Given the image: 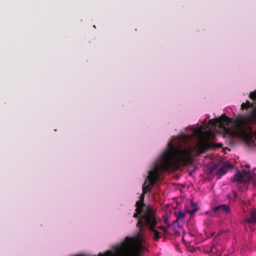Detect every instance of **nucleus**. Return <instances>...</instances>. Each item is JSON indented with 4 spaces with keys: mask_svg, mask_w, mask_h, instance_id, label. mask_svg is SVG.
<instances>
[{
    "mask_svg": "<svg viewBox=\"0 0 256 256\" xmlns=\"http://www.w3.org/2000/svg\"><path fill=\"white\" fill-rule=\"evenodd\" d=\"M249 98L253 100H256V90L250 93Z\"/></svg>",
    "mask_w": 256,
    "mask_h": 256,
    "instance_id": "obj_10",
    "label": "nucleus"
},
{
    "mask_svg": "<svg viewBox=\"0 0 256 256\" xmlns=\"http://www.w3.org/2000/svg\"><path fill=\"white\" fill-rule=\"evenodd\" d=\"M234 196L236 197V194L234 192Z\"/></svg>",
    "mask_w": 256,
    "mask_h": 256,
    "instance_id": "obj_11",
    "label": "nucleus"
},
{
    "mask_svg": "<svg viewBox=\"0 0 256 256\" xmlns=\"http://www.w3.org/2000/svg\"><path fill=\"white\" fill-rule=\"evenodd\" d=\"M244 205L246 206V202H244Z\"/></svg>",
    "mask_w": 256,
    "mask_h": 256,
    "instance_id": "obj_13",
    "label": "nucleus"
},
{
    "mask_svg": "<svg viewBox=\"0 0 256 256\" xmlns=\"http://www.w3.org/2000/svg\"><path fill=\"white\" fill-rule=\"evenodd\" d=\"M246 167L248 168V167H250V166H248V165H246Z\"/></svg>",
    "mask_w": 256,
    "mask_h": 256,
    "instance_id": "obj_14",
    "label": "nucleus"
},
{
    "mask_svg": "<svg viewBox=\"0 0 256 256\" xmlns=\"http://www.w3.org/2000/svg\"><path fill=\"white\" fill-rule=\"evenodd\" d=\"M228 171V166L226 165H224L222 168H220L216 172V176L218 178H220L221 176L225 174Z\"/></svg>",
    "mask_w": 256,
    "mask_h": 256,
    "instance_id": "obj_6",
    "label": "nucleus"
},
{
    "mask_svg": "<svg viewBox=\"0 0 256 256\" xmlns=\"http://www.w3.org/2000/svg\"><path fill=\"white\" fill-rule=\"evenodd\" d=\"M185 216V214L182 212H178L177 218L176 220H182Z\"/></svg>",
    "mask_w": 256,
    "mask_h": 256,
    "instance_id": "obj_9",
    "label": "nucleus"
},
{
    "mask_svg": "<svg viewBox=\"0 0 256 256\" xmlns=\"http://www.w3.org/2000/svg\"><path fill=\"white\" fill-rule=\"evenodd\" d=\"M251 178V174L250 171L243 170L242 172L237 171L233 178H232V182H236L238 183H242L249 180Z\"/></svg>",
    "mask_w": 256,
    "mask_h": 256,
    "instance_id": "obj_3",
    "label": "nucleus"
},
{
    "mask_svg": "<svg viewBox=\"0 0 256 256\" xmlns=\"http://www.w3.org/2000/svg\"><path fill=\"white\" fill-rule=\"evenodd\" d=\"M247 123L248 119L244 116L230 118L224 114L218 118L210 120L208 124L214 127L218 126L224 129L226 134L232 137L244 138L246 136L244 130Z\"/></svg>",
    "mask_w": 256,
    "mask_h": 256,
    "instance_id": "obj_2",
    "label": "nucleus"
},
{
    "mask_svg": "<svg viewBox=\"0 0 256 256\" xmlns=\"http://www.w3.org/2000/svg\"><path fill=\"white\" fill-rule=\"evenodd\" d=\"M192 209L188 210V212L189 213L190 215L194 214L195 212L198 210V206L194 204V202H192Z\"/></svg>",
    "mask_w": 256,
    "mask_h": 256,
    "instance_id": "obj_8",
    "label": "nucleus"
},
{
    "mask_svg": "<svg viewBox=\"0 0 256 256\" xmlns=\"http://www.w3.org/2000/svg\"><path fill=\"white\" fill-rule=\"evenodd\" d=\"M221 147V144L214 146L206 140H201L195 146H188L184 149L175 148L171 142L168 143V148L160 157V164H156L153 170L148 172L147 176L148 184L146 186H144L145 183L143 184L142 194L136 204V212L133 217L138 218L136 226L139 232H143L146 226L154 233V240L158 241L167 232L166 227L158 226L160 219L156 216V211L150 206H146L144 203V194L152 190L154 184L160 178L161 171L192 164L194 156H198L210 149Z\"/></svg>",
    "mask_w": 256,
    "mask_h": 256,
    "instance_id": "obj_1",
    "label": "nucleus"
},
{
    "mask_svg": "<svg viewBox=\"0 0 256 256\" xmlns=\"http://www.w3.org/2000/svg\"><path fill=\"white\" fill-rule=\"evenodd\" d=\"M246 222L249 224H255L256 222V211H252L250 217L246 218Z\"/></svg>",
    "mask_w": 256,
    "mask_h": 256,
    "instance_id": "obj_7",
    "label": "nucleus"
},
{
    "mask_svg": "<svg viewBox=\"0 0 256 256\" xmlns=\"http://www.w3.org/2000/svg\"><path fill=\"white\" fill-rule=\"evenodd\" d=\"M212 211L219 214H229L231 213V210L228 206L226 204L218 205L214 208Z\"/></svg>",
    "mask_w": 256,
    "mask_h": 256,
    "instance_id": "obj_4",
    "label": "nucleus"
},
{
    "mask_svg": "<svg viewBox=\"0 0 256 256\" xmlns=\"http://www.w3.org/2000/svg\"><path fill=\"white\" fill-rule=\"evenodd\" d=\"M254 104L250 102L248 100H247L246 103H242L241 105V109L242 110H248L249 108H252L250 115V117L254 119H256V107L254 108Z\"/></svg>",
    "mask_w": 256,
    "mask_h": 256,
    "instance_id": "obj_5",
    "label": "nucleus"
},
{
    "mask_svg": "<svg viewBox=\"0 0 256 256\" xmlns=\"http://www.w3.org/2000/svg\"><path fill=\"white\" fill-rule=\"evenodd\" d=\"M214 248V246H212V248H211V250H213V249Z\"/></svg>",
    "mask_w": 256,
    "mask_h": 256,
    "instance_id": "obj_12",
    "label": "nucleus"
}]
</instances>
